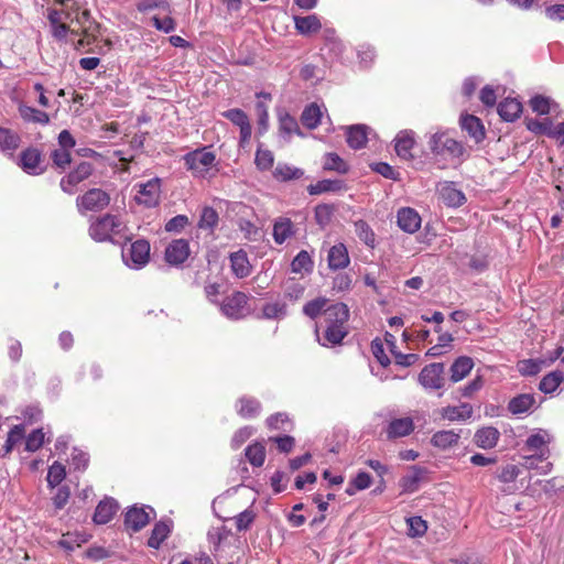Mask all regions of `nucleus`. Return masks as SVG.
Returning <instances> with one entry per match:
<instances>
[{
	"label": "nucleus",
	"mask_w": 564,
	"mask_h": 564,
	"mask_svg": "<svg viewBox=\"0 0 564 564\" xmlns=\"http://www.w3.org/2000/svg\"><path fill=\"white\" fill-rule=\"evenodd\" d=\"M154 514L153 508L149 506L142 508L132 507L126 512L124 525L132 532H139L150 522L151 517Z\"/></svg>",
	"instance_id": "nucleus-10"
},
{
	"label": "nucleus",
	"mask_w": 564,
	"mask_h": 564,
	"mask_svg": "<svg viewBox=\"0 0 564 564\" xmlns=\"http://www.w3.org/2000/svg\"><path fill=\"white\" fill-rule=\"evenodd\" d=\"M294 235L293 223L289 218H279L273 225V239L282 245Z\"/></svg>",
	"instance_id": "nucleus-37"
},
{
	"label": "nucleus",
	"mask_w": 564,
	"mask_h": 564,
	"mask_svg": "<svg viewBox=\"0 0 564 564\" xmlns=\"http://www.w3.org/2000/svg\"><path fill=\"white\" fill-rule=\"evenodd\" d=\"M518 370L522 376H535L541 371V362L525 359L518 362Z\"/></svg>",
	"instance_id": "nucleus-63"
},
{
	"label": "nucleus",
	"mask_w": 564,
	"mask_h": 564,
	"mask_svg": "<svg viewBox=\"0 0 564 564\" xmlns=\"http://www.w3.org/2000/svg\"><path fill=\"white\" fill-rule=\"evenodd\" d=\"M408 534L412 538L422 536L427 530L425 520L421 517H411L406 520Z\"/></svg>",
	"instance_id": "nucleus-56"
},
{
	"label": "nucleus",
	"mask_w": 564,
	"mask_h": 564,
	"mask_svg": "<svg viewBox=\"0 0 564 564\" xmlns=\"http://www.w3.org/2000/svg\"><path fill=\"white\" fill-rule=\"evenodd\" d=\"M304 175V171L285 164V163H279L273 172V176L278 181L286 182L291 180H297Z\"/></svg>",
	"instance_id": "nucleus-43"
},
{
	"label": "nucleus",
	"mask_w": 564,
	"mask_h": 564,
	"mask_svg": "<svg viewBox=\"0 0 564 564\" xmlns=\"http://www.w3.org/2000/svg\"><path fill=\"white\" fill-rule=\"evenodd\" d=\"M123 229L124 224L118 216L106 214L90 224L89 236L97 242L113 241Z\"/></svg>",
	"instance_id": "nucleus-1"
},
{
	"label": "nucleus",
	"mask_w": 564,
	"mask_h": 564,
	"mask_svg": "<svg viewBox=\"0 0 564 564\" xmlns=\"http://www.w3.org/2000/svg\"><path fill=\"white\" fill-rule=\"evenodd\" d=\"M536 408L535 397L532 393H521L508 402L507 409L513 415L529 414Z\"/></svg>",
	"instance_id": "nucleus-15"
},
{
	"label": "nucleus",
	"mask_w": 564,
	"mask_h": 564,
	"mask_svg": "<svg viewBox=\"0 0 564 564\" xmlns=\"http://www.w3.org/2000/svg\"><path fill=\"white\" fill-rule=\"evenodd\" d=\"M19 113L21 118L26 122L47 124L50 122V117L45 111L39 110L34 107L20 105Z\"/></svg>",
	"instance_id": "nucleus-38"
},
{
	"label": "nucleus",
	"mask_w": 564,
	"mask_h": 564,
	"mask_svg": "<svg viewBox=\"0 0 564 564\" xmlns=\"http://www.w3.org/2000/svg\"><path fill=\"white\" fill-rule=\"evenodd\" d=\"M246 304L247 296L241 292H236L223 301L220 311L228 318L239 319L243 316Z\"/></svg>",
	"instance_id": "nucleus-12"
},
{
	"label": "nucleus",
	"mask_w": 564,
	"mask_h": 564,
	"mask_svg": "<svg viewBox=\"0 0 564 564\" xmlns=\"http://www.w3.org/2000/svg\"><path fill=\"white\" fill-rule=\"evenodd\" d=\"M563 380H564L563 372H561V371L550 372L541 379V381L539 383V389L543 393H546V394L552 393L558 388V386L561 384V382Z\"/></svg>",
	"instance_id": "nucleus-46"
},
{
	"label": "nucleus",
	"mask_w": 564,
	"mask_h": 564,
	"mask_svg": "<svg viewBox=\"0 0 564 564\" xmlns=\"http://www.w3.org/2000/svg\"><path fill=\"white\" fill-rule=\"evenodd\" d=\"M41 152L36 148H28L22 151L19 165L30 175H40L44 171L41 166Z\"/></svg>",
	"instance_id": "nucleus-14"
},
{
	"label": "nucleus",
	"mask_w": 564,
	"mask_h": 564,
	"mask_svg": "<svg viewBox=\"0 0 564 564\" xmlns=\"http://www.w3.org/2000/svg\"><path fill=\"white\" fill-rule=\"evenodd\" d=\"M325 325H344L349 318V308L344 303H335L324 310Z\"/></svg>",
	"instance_id": "nucleus-21"
},
{
	"label": "nucleus",
	"mask_w": 564,
	"mask_h": 564,
	"mask_svg": "<svg viewBox=\"0 0 564 564\" xmlns=\"http://www.w3.org/2000/svg\"><path fill=\"white\" fill-rule=\"evenodd\" d=\"M231 270L235 276L242 279L250 274L251 265L245 251L239 250L230 254Z\"/></svg>",
	"instance_id": "nucleus-34"
},
{
	"label": "nucleus",
	"mask_w": 564,
	"mask_h": 564,
	"mask_svg": "<svg viewBox=\"0 0 564 564\" xmlns=\"http://www.w3.org/2000/svg\"><path fill=\"white\" fill-rule=\"evenodd\" d=\"M323 167L326 171H335L339 174H346L349 171L348 164L334 152L326 153Z\"/></svg>",
	"instance_id": "nucleus-48"
},
{
	"label": "nucleus",
	"mask_w": 564,
	"mask_h": 564,
	"mask_svg": "<svg viewBox=\"0 0 564 564\" xmlns=\"http://www.w3.org/2000/svg\"><path fill=\"white\" fill-rule=\"evenodd\" d=\"M313 269L314 262L305 250H301L291 262V270L294 273H311Z\"/></svg>",
	"instance_id": "nucleus-41"
},
{
	"label": "nucleus",
	"mask_w": 564,
	"mask_h": 564,
	"mask_svg": "<svg viewBox=\"0 0 564 564\" xmlns=\"http://www.w3.org/2000/svg\"><path fill=\"white\" fill-rule=\"evenodd\" d=\"M245 455L253 467H261L265 460V446L260 442H256L247 446Z\"/></svg>",
	"instance_id": "nucleus-42"
},
{
	"label": "nucleus",
	"mask_w": 564,
	"mask_h": 564,
	"mask_svg": "<svg viewBox=\"0 0 564 564\" xmlns=\"http://www.w3.org/2000/svg\"><path fill=\"white\" fill-rule=\"evenodd\" d=\"M279 129L283 137H290L292 133H300L297 121L289 113H284L279 118Z\"/></svg>",
	"instance_id": "nucleus-51"
},
{
	"label": "nucleus",
	"mask_w": 564,
	"mask_h": 564,
	"mask_svg": "<svg viewBox=\"0 0 564 564\" xmlns=\"http://www.w3.org/2000/svg\"><path fill=\"white\" fill-rule=\"evenodd\" d=\"M191 254L189 242L186 239L180 238L172 240L165 248L164 259L173 267H181L188 259Z\"/></svg>",
	"instance_id": "nucleus-8"
},
{
	"label": "nucleus",
	"mask_w": 564,
	"mask_h": 564,
	"mask_svg": "<svg viewBox=\"0 0 564 564\" xmlns=\"http://www.w3.org/2000/svg\"><path fill=\"white\" fill-rule=\"evenodd\" d=\"M293 21L297 33L304 36L317 33L322 29V22L317 14L293 15Z\"/></svg>",
	"instance_id": "nucleus-22"
},
{
	"label": "nucleus",
	"mask_w": 564,
	"mask_h": 564,
	"mask_svg": "<svg viewBox=\"0 0 564 564\" xmlns=\"http://www.w3.org/2000/svg\"><path fill=\"white\" fill-rule=\"evenodd\" d=\"M171 532V525L167 521H159L152 529V533L148 540V545L159 549Z\"/></svg>",
	"instance_id": "nucleus-39"
},
{
	"label": "nucleus",
	"mask_w": 564,
	"mask_h": 564,
	"mask_svg": "<svg viewBox=\"0 0 564 564\" xmlns=\"http://www.w3.org/2000/svg\"><path fill=\"white\" fill-rule=\"evenodd\" d=\"M327 300L324 297H317L307 302L303 306V313L310 318H316L318 315H324V310L326 308Z\"/></svg>",
	"instance_id": "nucleus-54"
},
{
	"label": "nucleus",
	"mask_w": 564,
	"mask_h": 564,
	"mask_svg": "<svg viewBox=\"0 0 564 564\" xmlns=\"http://www.w3.org/2000/svg\"><path fill=\"white\" fill-rule=\"evenodd\" d=\"M346 140L351 149H362L368 141V127L366 124H354L347 127Z\"/></svg>",
	"instance_id": "nucleus-28"
},
{
	"label": "nucleus",
	"mask_w": 564,
	"mask_h": 564,
	"mask_svg": "<svg viewBox=\"0 0 564 564\" xmlns=\"http://www.w3.org/2000/svg\"><path fill=\"white\" fill-rule=\"evenodd\" d=\"M474 409L469 403H460L459 405H447L440 410L443 420L449 422H466L473 416Z\"/></svg>",
	"instance_id": "nucleus-17"
},
{
	"label": "nucleus",
	"mask_w": 564,
	"mask_h": 564,
	"mask_svg": "<svg viewBox=\"0 0 564 564\" xmlns=\"http://www.w3.org/2000/svg\"><path fill=\"white\" fill-rule=\"evenodd\" d=\"M436 192L447 207L457 208L466 202L465 194L456 187L454 182L442 181L437 183Z\"/></svg>",
	"instance_id": "nucleus-9"
},
{
	"label": "nucleus",
	"mask_w": 564,
	"mask_h": 564,
	"mask_svg": "<svg viewBox=\"0 0 564 564\" xmlns=\"http://www.w3.org/2000/svg\"><path fill=\"white\" fill-rule=\"evenodd\" d=\"M522 112V105L516 98H506L498 105V113L507 122L516 121Z\"/></svg>",
	"instance_id": "nucleus-31"
},
{
	"label": "nucleus",
	"mask_w": 564,
	"mask_h": 564,
	"mask_svg": "<svg viewBox=\"0 0 564 564\" xmlns=\"http://www.w3.org/2000/svg\"><path fill=\"white\" fill-rule=\"evenodd\" d=\"M134 187L138 188L134 199L139 205L148 208L159 205L161 196V180L159 177L137 184Z\"/></svg>",
	"instance_id": "nucleus-6"
},
{
	"label": "nucleus",
	"mask_w": 564,
	"mask_h": 564,
	"mask_svg": "<svg viewBox=\"0 0 564 564\" xmlns=\"http://www.w3.org/2000/svg\"><path fill=\"white\" fill-rule=\"evenodd\" d=\"M118 509L119 506L115 499L106 498L96 507L93 521L96 524H106L113 518Z\"/></svg>",
	"instance_id": "nucleus-24"
},
{
	"label": "nucleus",
	"mask_w": 564,
	"mask_h": 564,
	"mask_svg": "<svg viewBox=\"0 0 564 564\" xmlns=\"http://www.w3.org/2000/svg\"><path fill=\"white\" fill-rule=\"evenodd\" d=\"M347 188L346 183L343 180H321L315 184L307 186L310 195H319L323 193H339Z\"/></svg>",
	"instance_id": "nucleus-29"
},
{
	"label": "nucleus",
	"mask_w": 564,
	"mask_h": 564,
	"mask_svg": "<svg viewBox=\"0 0 564 564\" xmlns=\"http://www.w3.org/2000/svg\"><path fill=\"white\" fill-rule=\"evenodd\" d=\"M21 143L18 132L0 127V152L7 156H13Z\"/></svg>",
	"instance_id": "nucleus-26"
},
{
	"label": "nucleus",
	"mask_w": 564,
	"mask_h": 564,
	"mask_svg": "<svg viewBox=\"0 0 564 564\" xmlns=\"http://www.w3.org/2000/svg\"><path fill=\"white\" fill-rule=\"evenodd\" d=\"M318 343L322 346H335L343 341L348 335L347 324L344 325H325L324 336L321 337L318 328L315 330Z\"/></svg>",
	"instance_id": "nucleus-16"
},
{
	"label": "nucleus",
	"mask_w": 564,
	"mask_h": 564,
	"mask_svg": "<svg viewBox=\"0 0 564 564\" xmlns=\"http://www.w3.org/2000/svg\"><path fill=\"white\" fill-rule=\"evenodd\" d=\"M305 286L295 279H288L284 283V296L291 301H297L304 294Z\"/></svg>",
	"instance_id": "nucleus-53"
},
{
	"label": "nucleus",
	"mask_w": 564,
	"mask_h": 564,
	"mask_svg": "<svg viewBox=\"0 0 564 564\" xmlns=\"http://www.w3.org/2000/svg\"><path fill=\"white\" fill-rule=\"evenodd\" d=\"M460 126L476 142H480L485 138V129L479 118L473 115H465L460 118Z\"/></svg>",
	"instance_id": "nucleus-32"
},
{
	"label": "nucleus",
	"mask_w": 564,
	"mask_h": 564,
	"mask_svg": "<svg viewBox=\"0 0 564 564\" xmlns=\"http://www.w3.org/2000/svg\"><path fill=\"white\" fill-rule=\"evenodd\" d=\"M327 261L333 271L347 268L350 259L346 246L341 242L334 245L328 251Z\"/></svg>",
	"instance_id": "nucleus-23"
},
{
	"label": "nucleus",
	"mask_w": 564,
	"mask_h": 564,
	"mask_svg": "<svg viewBox=\"0 0 564 564\" xmlns=\"http://www.w3.org/2000/svg\"><path fill=\"white\" fill-rule=\"evenodd\" d=\"M66 476L65 466L58 462H54L47 471L46 480L51 488L58 486Z\"/></svg>",
	"instance_id": "nucleus-49"
},
{
	"label": "nucleus",
	"mask_w": 564,
	"mask_h": 564,
	"mask_svg": "<svg viewBox=\"0 0 564 564\" xmlns=\"http://www.w3.org/2000/svg\"><path fill=\"white\" fill-rule=\"evenodd\" d=\"M519 474L520 469L516 465L508 464L497 471V477L500 481L508 484L514 481Z\"/></svg>",
	"instance_id": "nucleus-64"
},
{
	"label": "nucleus",
	"mask_w": 564,
	"mask_h": 564,
	"mask_svg": "<svg viewBox=\"0 0 564 564\" xmlns=\"http://www.w3.org/2000/svg\"><path fill=\"white\" fill-rule=\"evenodd\" d=\"M474 368V360L468 356H460L454 360L449 368L451 381L453 383L462 381Z\"/></svg>",
	"instance_id": "nucleus-30"
},
{
	"label": "nucleus",
	"mask_w": 564,
	"mask_h": 564,
	"mask_svg": "<svg viewBox=\"0 0 564 564\" xmlns=\"http://www.w3.org/2000/svg\"><path fill=\"white\" fill-rule=\"evenodd\" d=\"M500 438V432L494 426H485L476 431L475 444L484 449L494 448Z\"/></svg>",
	"instance_id": "nucleus-27"
},
{
	"label": "nucleus",
	"mask_w": 564,
	"mask_h": 564,
	"mask_svg": "<svg viewBox=\"0 0 564 564\" xmlns=\"http://www.w3.org/2000/svg\"><path fill=\"white\" fill-rule=\"evenodd\" d=\"M355 232L357 237L368 247L375 248L376 235L367 221L360 219L355 223Z\"/></svg>",
	"instance_id": "nucleus-45"
},
{
	"label": "nucleus",
	"mask_w": 564,
	"mask_h": 564,
	"mask_svg": "<svg viewBox=\"0 0 564 564\" xmlns=\"http://www.w3.org/2000/svg\"><path fill=\"white\" fill-rule=\"evenodd\" d=\"M236 408L238 414L245 419L256 417L261 411L260 402L257 399L250 397L240 398Z\"/></svg>",
	"instance_id": "nucleus-36"
},
{
	"label": "nucleus",
	"mask_w": 564,
	"mask_h": 564,
	"mask_svg": "<svg viewBox=\"0 0 564 564\" xmlns=\"http://www.w3.org/2000/svg\"><path fill=\"white\" fill-rule=\"evenodd\" d=\"M25 451L34 453L42 447L45 442V433L43 429H36L24 437Z\"/></svg>",
	"instance_id": "nucleus-50"
},
{
	"label": "nucleus",
	"mask_w": 564,
	"mask_h": 564,
	"mask_svg": "<svg viewBox=\"0 0 564 564\" xmlns=\"http://www.w3.org/2000/svg\"><path fill=\"white\" fill-rule=\"evenodd\" d=\"M394 150L399 158L403 160L413 159L412 149L415 144L414 132L412 130L400 131L394 139Z\"/></svg>",
	"instance_id": "nucleus-19"
},
{
	"label": "nucleus",
	"mask_w": 564,
	"mask_h": 564,
	"mask_svg": "<svg viewBox=\"0 0 564 564\" xmlns=\"http://www.w3.org/2000/svg\"><path fill=\"white\" fill-rule=\"evenodd\" d=\"M89 463V456L86 452L74 448L70 456V467L75 470L84 471Z\"/></svg>",
	"instance_id": "nucleus-59"
},
{
	"label": "nucleus",
	"mask_w": 564,
	"mask_h": 564,
	"mask_svg": "<svg viewBox=\"0 0 564 564\" xmlns=\"http://www.w3.org/2000/svg\"><path fill=\"white\" fill-rule=\"evenodd\" d=\"M546 443H547V433L545 431H539L534 434H531L527 441H525V448L527 451H530V452H540L541 453V456L540 458H542L543 456V451L546 446Z\"/></svg>",
	"instance_id": "nucleus-47"
},
{
	"label": "nucleus",
	"mask_w": 564,
	"mask_h": 564,
	"mask_svg": "<svg viewBox=\"0 0 564 564\" xmlns=\"http://www.w3.org/2000/svg\"><path fill=\"white\" fill-rule=\"evenodd\" d=\"M254 163L261 171H268L273 166L274 155L270 150L258 149L256 152Z\"/></svg>",
	"instance_id": "nucleus-55"
},
{
	"label": "nucleus",
	"mask_w": 564,
	"mask_h": 564,
	"mask_svg": "<svg viewBox=\"0 0 564 564\" xmlns=\"http://www.w3.org/2000/svg\"><path fill=\"white\" fill-rule=\"evenodd\" d=\"M530 106L534 112L539 115H547L550 112L551 100L547 97L536 95L531 98Z\"/></svg>",
	"instance_id": "nucleus-62"
},
{
	"label": "nucleus",
	"mask_w": 564,
	"mask_h": 564,
	"mask_svg": "<svg viewBox=\"0 0 564 564\" xmlns=\"http://www.w3.org/2000/svg\"><path fill=\"white\" fill-rule=\"evenodd\" d=\"M189 224V219L186 215H176L172 217L164 226L165 231L167 232H181L187 225Z\"/></svg>",
	"instance_id": "nucleus-61"
},
{
	"label": "nucleus",
	"mask_w": 564,
	"mask_h": 564,
	"mask_svg": "<svg viewBox=\"0 0 564 564\" xmlns=\"http://www.w3.org/2000/svg\"><path fill=\"white\" fill-rule=\"evenodd\" d=\"M325 47L328 51L332 61L339 59L345 51L344 43L336 36L328 37L326 34Z\"/></svg>",
	"instance_id": "nucleus-57"
},
{
	"label": "nucleus",
	"mask_w": 564,
	"mask_h": 564,
	"mask_svg": "<svg viewBox=\"0 0 564 564\" xmlns=\"http://www.w3.org/2000/svg\"><path fill=\"white\" fill-rule=\"evenodd\" d=\"M93 173V165L89 162L79 163L72 172L61 180V188L67 194H73L77 184L88 178Z\"/></svg>",
	"instance_id": "nucleus-11"
},
{
	"label": "nucleus",
	"mask_w": 564,
	"mask_h": 564,
	"mask_svg": "<svg viewBox=\"0 0 564 564\" xmlns=\"http://www.w3.org/2000/svg\"><path fill=\"white\" fill-rule=\"evenodd\" d=\"M219 223V215L215 208L210 206H204L200 210L199 219L197 223L198 229L213 234Z\"/></svg>",
	"instance_id": "nucleus-35"
},
{
	"label": "nucleus",
	"mask_w": 564,
	"mask_h": 564,
	"mask_svg": "<svg viewBox=\"0 0 564 564\" xmlns=\"http://www.w3.org/2000/svg\"><path fill=\"white\" fill-rule=\"evenodd\" d=\"M121 257L130 269H142L150 260V243L144 239L135 240L122 248Z\"/></svg>",
	"instance_id": "nucleus-3"
},
{
	"label": "nucleus",
	"mask_w": 564,
	"mask_h": 564,
	"mask_svg": "<svg viewBox=\"0 0 564 564\" xmlns=\"http://www.w3.org/2000/svg\"><path fill=\"white\" fill-rule=\"evenodd\" d=\"M286 314V304L282 301L265 303L262 307V317L265 319H282Z\"/></svg>",
	"instance_id": "nucleus-44"
},
{
	"label": "nucleus",
	"mask_w": 564,
	"mask_h": 564,
	"mask_svg": "<svg viewBox=\"0 0 564 564\" xmlns=\"http://www.w3.org/2000/svg\"><path fill=\"white\" fill-rule=\"evenodd\" d=\"M110 203V196L101 188H91L84 195L77 197V207L79 212H98L107 207Z\"/></svg>",
	"instance_id": "nucleus-7"
},
{
	"label": "nucleus",
	"mask_w": 564,
	"mask_h": 564,
	"mask_svg": "<svg viewBox=\"0 0 564 564\" xmlns=\"http://www.w3.org/2000/svg\"><path fill=\"white\" fill-rule=\"evenodd\" d=\"M221 115L224 118H226L232 124H235L239 128L241 126L246 124L247 122H249V118H248L247 113L239 108L228 109V110L224 111Z\"/></svg>",
	"instance_id": "nucleus-60"
},
{
	"label": "nucleus",
	"mask_w": 564,
	"mask_h": 564,
	"mask_svg": "<svg viewBox=\"0 0 564 564\" xmlns=\"http://www.w3.org/2000/svg\"><path fill=\"white\" fill-rule=\"evenodd\" d=\"M397 224L402 231L414 234L420 229L422 218L414 208L402 207L397 213Z\"/></svg>",
	"instance_id": "nucleus-13"
},
{
	"label": "nucleus",
	"mask_w": 564,
	"mask_h": 564,
	"mask_svg": "<svg viewBox=\"0 0 564 564\" xmlns=\"http://www.w3.org/2000/svg\"><path fill=\"white\" fill-rule=\"evenodd\" d=\"M357 56L360 65L369 67L376 58V50L369 44H361L357 48Z\"/></svg>",
	"instance_id": "nucleus-58"
},
{
	"label": "nucleus",
	"mask_w": 564,
	"mask_h": 564,
	"mask_svg": "<svg viewBox=\"0 0 564 564\" xmlns=\"http://www.w3.org/2000/svg\"><path fill=\"white\" fill-rule=\"evenodd\" d=\"M371 485V476L366 471H359L355 478L350 481L346 492L354 495L356 490H365Z\"/></svg>",
	"instance_id": "nucleus-52"
},
{
	"label": "nucleus",
	"mask_w": 564,
	"mask_h": 564,
	"mask_svg": "<svg viewBox=\"0 0 564 564\" xmlns=\"http://www.w3.org/2000/svg\"><path fill=\"white\" fill-rule=\"evenodd\" d=\"M429 147L435 156H442L445 160L459 159L464 154L463 144L451 138L446 132L431 134Z\"/></svg>",
	"instance_id": "nucleus-2"
},
{
	"label": "nucleus",
	"mask_w": 564,
	"mask_h": 564,
	"mask_svg": "<svg viewBox=\"0 0 564 564\" xmlns=\"http://www.w3.org/2000/svg\"><path fill=\"white\" fill-rule=\"evenodd\" d=\"M322 110L316 104L306 106L301 115V121L307 129H315L321 123Z\"/></svg>",
	"instance_id": "nucleus-40"
},
{
	"label": "nucleus",
	"mask_w": 564,
	"mask_h": 564,
	"mask_svg": "<svg viewBox=\"0 0 564 564\" xmlns=\"http://www.w3.org/2000/svg\"><path fill=\"white\" fill-rule=\"evenodd\" d=\"M419 383L424 390L432 392L445 387V364L432 362L423 367L417 377Z\"/></svg>",
	"instance_id": "nucleus-5"
},
{
	"label": "nucleus",
	"mask_w": 564,
	"mask_h": 564,
	"mask_svg": "<svg viewBox=\"0 0 564 564\" xmlns=\"http://www.w3.org/2000/svg\"><path fill=\"white\" fill-rule=\"evenodd\" d=\"M183 160L187 170L194 176L205 177L210 166L215 163L216 155L214 152L208 151L207 148H202L186 153Z\"/></svg>",
	"instance_id": "nucleus-4"
},
{
	"label": "nucleus",
	"mask_w": 564,
	"mask_h": 564,
	"mask_svg": "<svg viewBox=\"0 0 564 564\" xmlns=\"http://www.w3.org/2000/svg\"><path fill=\"white\" fill-rule=\"evenodd\" d=\"M25 437V429L23 424L14 425L7 435V440L0 449V457L4 458L11 454L18 444H21Z\"/></svg>",
	"instance_id": "nucleus-33"
},
{
	"label": "nucleus",
	"mask_w": 564,
	"mask_h": 564,
	"mask_svg": "<svg viewBox=\"0 0 564 564\" xmlns=\"http://www.w3.org/2000/svg\"><path fill=\"white\" fill-rule=\"evenodd\" d=\"M462 430H441L431 437L432 446L446 451L456 446L460 440Z\"/></svg>",
	"instance_id": "nucleus-18"
},
{
	"label": "nucleus",
	"mask_w": 564,
	"mask_h": 564,
	"mask_svg": "<svg viewBox=\"0 0 564 564\" xmlns=\"http://www.w3.org/2000/svg\"><path fill=\"white\" fill-rule=\"evenodd\" d=\"M414 431V422L410 416L393 419L389 422L386 433L390 440L404 437Z\"/></svg>",
	"instance_id": "nucleus-20"
},
{
	"label": "nucleus",
	"mask_w": 564,
	"mask_h": 564,
	"mask_svg": "<svg viewBox=\"0 0 564 564\" xmlns=\"http://www.w3.org/2000/svg\"><path fill=\"white\" fill-rule=\"evenodd\" d=\"M426 470L417 465L410 467V471L400 479V487L404 494H413L419 489V485Z\"/></svg>",
	"instance_id": "nucleus-25"
}]
</instances>
